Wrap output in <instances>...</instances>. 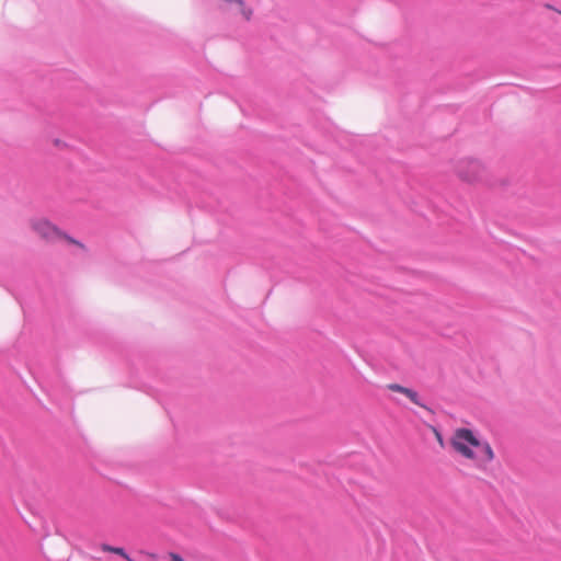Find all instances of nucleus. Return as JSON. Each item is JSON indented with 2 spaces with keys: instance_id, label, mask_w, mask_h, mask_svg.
Wrapping results in <instances>:
<instances>
[{
  "instance_id": "3",
  "label": "nucleus",
  "mask_w": 561,
  "mask_h": 561,
  "mask_svg": "<svg viewBox=\"0 0 561 561\" xmlns=\"http://www.w3.org/2000/svg\"><path fill=\"white\" fill-rule=\"evenodd\" d=\"M31 227L42 239L46 241L56 240L61 236L58 228L44 218L32 220Z\"/></svg>"
},
{
  "instance_id": "10",
  "label": "nucleus",
  "mask_w": 561,
  "mask_h": 561,
  "mask_svg": "<svg viewBox=\"0 0 561 561\" xmlns=\"http://www.w3.org/2000/svg\"><path fill=\"white\" fill-rule=\"evenodd\" d=\"M128 561H135V560H133V559L129 557V560H128Z\"/></svg>"
},
{
  "instance_id": "2",
  "label": "nucleus",
  "mask_w": 561,
  "mask_h": 561,
  "mask_svg": "<svg viewBox=\"0 0 561 561\" xmlns=\"http://www.w3.org/2000/svg\"><path fill=\"white\" fill-rule=\"evenodd\" d=\"M459 179L470 184H481L488 180L486 167L478 159L463 158L456 164Z\"/></svg>"
},
{
  "instance_id": "5",
  "label": "nucleus",
  "mask_w": 561,
  "mask_h": 561,
  "mask_svg": "<svg viewBox=\"0 0 561 561\" xmlns=\"http://www.w3.org/2000/svg\"><path fill=\"white\" fill-rule=\"evenodd\" d=\"M100 549L103 552L115 553L117 556H121L122 558H124L127 561L129 560V556L126 553L125 549L122 547H113L108 543H101Z\"/></svg>"
},
{
  "instance_id": "8",
  "label": "nucleus",
  "mask_w": 561,
  "mask_h": 561,
  "mask_svg": "<svg viewBox=\"0 0 561 561\" xmlns=\"http://www.w3.org/2000/svg\"><path fill=\"white\" fill-rule=\"evenodd\" d=\"M436 437H437V439H438L439 442H442V436H440V434H439L438 432H436Z\"/></svg>"
},
{
  "instance_id": "7",
  "label": "nucleus",
  "mask_w": 561,
  "mask_h": 561,
  "mask_svg": "<svg viewBox=\"0 0 561 561\" xmlns=\"http://www.w3.org/2000/svg\"><path fill=\"white\" fill-rule=\"evenodd\" d=\"M243 14L247 19H250L251 10H243Z\"/></svg>"
},
{
  "instance_id": "6",
  "label": "nucleus",
  "mask_w": 561,
  "mask_h": 561,
  "mask_svg": "<svg viewBox=\"0 0 561 561\" xmlns=\"http://www.w3.org/2000/svg\"><path fill=\"white\" fill-rule=\"evenodd\" d=\"M170 561H185L181 556L174 552L169 553Z\"/></svg>"
},
{
  "instance_id": "4",
  "label": "nucleus",
  "mask_w": 561,
  "mask_h": 561,
  "mask_svg": "<svg viewBox=\"0 0 561 561\" xmlns=\"http://www.w3.org/2000/svg\"><path fill=\"white\" fill-rule=\"evenodd\" d=\"M387 388L390 390V391H393V392H399V393H402L404 394L407 398H409L414 404L416 405H420V407H424L421 402H420V397L417 394V392H415L414 390L410 389V388H407V387H403L401 385H398V383H389L387 386Z\"/></svg>"
},
{
  "instance_id": "9",
  "label": "nucleus",
  "mask_w": 561,
  "mask_h": 561,
  "mask_svg": "<svg viewBox=\"0 0 561 561\" xmlns=\"http://www.w3.org/2000/svg\"><path fill=\"white\" fill-rule=\"evenodd\" d=\"M55 145H56V146H59V145H60V141H59V140H56V141H55Z\"/></svg>"
},
{
  "instance_id": "1",
  "label": "nucleus",
  "mask_w": 561,
  "mask_h": 561,
  "mask_svg": "<svg viewBox=\"0 0 561 561\" xmlns=\"http://www.w3.org/2000/svg\"><path fill=\"white\" fill-rule=\"evenodd\" d=\"M450 445L459 455L469 460H476L477 455L473 448L481 450L480 460L484 463L491 462L495 454L488 442H481L469 428H457L451 438Z\"/></svg>"
}]
</instances>
